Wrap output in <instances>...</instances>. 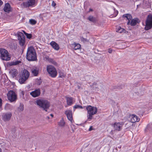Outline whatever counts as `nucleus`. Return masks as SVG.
I'll return each mask as SVG.
<instances>
[{
    "mask_svg": "<svg viewBox=\"0 0 152 152\" xmlns=\"http://www.w3.org/2000/svg\"><path fill=\"white\" fill-rule=\"evenodd\" d=\"M21 61L20 60L16 61H11L8 63V65L10 66L13 65H15L19 64L21 63Z\"/></svg>",
    "mask_w": 152,
    "mask_h": 152,
    "instance_id": "nucleus-21",
    "label": "nucleus"
},
{
    "mask_svg": "<svg viewBox=\"0 0 152 152\" xmlns=\"http://www.w3.org/2000/svg\"><path fill=\"white\" fill-rule=\"evenodd\" d=\"M129 118L130 119V121L132 123L138 122L140 120V119L137 115L134 114L130 115L129 116Z\"/></svg>",
    "mask_w": 152,
    "mask_h": 152,
    "instance_id": "nucleus-13",
    "label": "nucleus"
},
{
    "mask_svg": "<svg viewBox=\"0 0 152 152\" xmlns=\"http://www.w3.org/2000/svg\"><path fill=\"white\" fill-rule=\"evenodd\" d=\"M125 87V86L124 85H122L120 86H116L114 87V89H122Z\"/></svg>",
    "mask_w": 152,
    "mask_h": 152,
    "instance_id": "nucleus-28",
    "label": "nucleus"
},
{
    "mask_svg": "<svg viewBox=\"0 0 152 152\" xmlns=\"http://www.w3.org/2000/svg\"><path fill=\"white\" fill-rule=\"evenodd\" d=\"M72 47L74 50H77L80 48L81 45L79 44L75 43L72 44Z\"/></svg>",
    "mask_w": 152,
    "mask_h": 152,
    "instance_id": "nucleus-20",
    "label": "nucleus"
},
{
    "mask_svg": "<svg viewBox=\"0 0 152 152\" xmlns=\"http://www.w3.org/2000/svg\"><path fill=\"white\" fill-rule=\"evenodd\" d=\"M0 152H1V149L0 148Z\"/></svg>",
    "mask_w": 152,
    "mask_h": 152,
    "instance_id": "nucleus-48",
    "label": "nucleus"
},
{
    "mask_svg": "<svg viewBox=\"0 0 152 152\" xmlns=\"http://www.w3.org/2000/svg\"><path fill=\"white\" fill-rule=\"evenodd\" d=\"M4 10L5 12H9L11 10V8L9 4L7 3L5 4Z\"/></svg>",
    "mask_w": 152,
    "mask_h": 152,
    "instance_id": "nucleus-19",
    "label": "nucleus"
},
{
    "mask_svg": "<svg viewBox=\"0 0 152 152\" xmlns=\"http://www.w3.org/2000/svg\"><path fill=\"white\" fill-rule=\"evenodd\" d=\"M124 29L120 27H118L116 29V31L118 32L121 33L124 31Z\"/></svg>",
    "mask_w": 152,
    "mask_h": 152,
    "instance_id": "nucleus-27",
    "label": "nucleus"
},
{
    "mask_svg": "<svg viewBox=\"0 0 152 152\" xmlns=\"http://www.w3.org/2000/svg\"><path fill=\"white\" fill-rule=\"evenodd\" d=\"M19 83L21 84L24 83V82L28 79L29 77H15Z\"/></svg>",
    "mask_w": 152,
    "mask_h": 152,
    "instance_id": "nucleus-15",
    "label": "nucleus"
},
{
    "mask_svg": "<svg viewBox=\"0 0 152 152\" xmlns=\"http://www.w3.org/2000/svg\"><path fill=\"white\" fill-rule=\"evenodd\" d=\"M73 108L74 109H76L77 108L83 109V107L82 106L79 105H76L74 106Z\"/></svg>",
    "mask_w": 152,
    "mask_h": 152,
    "instance_id": "nucleus-33",
    "label": "nucleus"
},
{
    "mask_svg": "<svg viewBox=\"0 0 152 152\" xmlns=\"http://www.w3.org/2000/svg\"><path fill=\"white\" fill-rule=\"evenodd\" d=\"M61 73V72H59V73L60 74V75H59V76H63V75L62 74V72Z\"/></svg>",
    "mask_w": 152,
    "mask_h": 152,
    "instance_id": "nucleus-42",
    "label": "nucleus"
},
{
    "mask_svg": "<svg viewBox=\"0 0 152 152\" xmlns=\"http://www.w3.org/2000/svg\"><path fill=\"white\" fill-rule=\"evenodd\" d=\"M112 50L111 49H109L108 50V52L109 53H112Z\"/></svg>",
    "mask_w": 152,
    "mask_h": 152,
    "instance_id": "nucleus-38",
    "label": "nucleus"
},
{
    "mask_svg": "<svg viewBox=\"0 0 152 152\" xmlns=\"http://www.w3.org/2000/svg\"><path fill=\"white\" fill-rule=\"evenodd\" d=\"M90 86L92 89L98 91L99 90H101L103 88L102 84L101 83L96 82L90 85Z\"/></svg>",
    "mask_w": 152,
    "mask_h": 152,
    "instance_id": "nucleus-9",
    "label": "nucleus"
},
{
    "mask_svg": "<svg viewBox=\"0 0 152 152\" xmlns=\"http://www.w3.org/2000/svg\"><path fill=\"white\" fill-rule=\"evenodd\" d=\"M25 34L27 38L28 39H30L31 37V35L30 34H28L26 33L24 31Z\"/></svg>",
    "mask_w": 152,
    "mask_h": 152,
    "instance_id": "nucleus-34",
    "label": "nucleus"
},
{
    "mask_svg": "<svg viewBox=\"0 0 152 152\" xmlns=\"http://www.w3.org/2000/svg\"><path fill=\"white\" fill-rule=\"evenodd\" d=\"M21 94H22L23 95H24V92L23 91H21Z\"/></svg>",
    "mask_w": 152,
    "mask_h": 152,
    "instance_id": "nucleus-43",
    "label": "nucleus"
},
{
    "mask_svg": "<svg viewBox=\"0 0 152 152\" xmlns=\"http://www.w3.org/2000/svg\"><path fill=\"white\" fill-rule=\"evenodd\" d=\"M88 19L90 21L94 22L95 21V18L92 16H90L88 18Z\"/></svg>",
    "mask_w": 152,
    "mask_h": 152,
    "instance_id": "nucleus-31",
    "label": "nucleus"
},
{
    "mask_svg": "<svg viewBox=\"0 0 152 152\" xmlns=\"http://www.w3.org/2000/svg\"><path fill=\"white\" fill-rule=\"evenodd\" d=\"M65 122L63 119L61 120L59 123V125L61 126H63L65 125Z\"/></svg>",
    "mask_w": 152,
    "mask_h": 152,
    "instance_id": "nucleus-30",
    "label": "nucleus"
},
{
    "mask_svg": "<svg viewBox=\"0 0 152 152\" xmlns=\"http://www.w3.org/2000/svg\"><path fill=\"white\" fill-rule=\"evenodd\" d=\"M86 108L87 111L88 120L90 121L92 119L93 115L96 113L97 109L96 107H92L91 105L87 106Z\"/></svg>",
    "mask_w": 152,
    "mask_h": 152,
    "instance_id": "nucleus-3",
    "label": "nucleus"
},
{
    "mask_svg": "<svg viewBox=\"0 0 152 152\" xmlns=\"http://www.w3.org/2000/svg\"><path fill=\"white\" fill-rule=\"evenodd\" d=\"M11 75L12 76H16L18 73L17 71L15 69H12L10 72Z\"/></svg>",
    "mask_w": 152,
    "mask_h": 152,
    "instance_id": "nucleus-24",
    "label": "nucleus"
},
{
    "mask_svg": "<svg viewBox=\"0 0 152 152\" xmlns=\"http://www.w3.org/2000/svg\"><path fill=\"white\" fill-rule=\"evenodd\" d=\"M23 105L21 103H20L19 106L18 108V110L20 112H21L23 110Z\"/></svg>",
    "mask_w": 152,
    "mask_h": 152,
    "instance_id": "nucleus-26",
    "label": "nucleus"
},
{
    "mask_svg": "<svg viewBox=\"0 0 152 152\" xmlns=\"http://www.w3.org/2000/svg\"><path fill=\"white\" fill-rule=\"evenodd\" d=\"M52 4L53 6H55L56 5V4L53 1L52 2Z\"/></svg>",
    "mask_w": 152,
    "mask_h": 152,
    "instance_id": "nucleus-39",
    "label": "nucleus"
},
{
    "mask_svg": "<svg viewBox=\"0 0 152 152\" xmlns=\"http://www.w3.org/2000/svg\"><path fill=\"white\" fill-rule=\"evenodd\" d=\"M31 71L34 76H37L39 73V69L37 68L32 69Z\"/></svg>",
    "mask_w": 152,
    "mask_h": 152,
    "instance_id": "nucleus-23",
    "label": "nucleus"
},
{
    "mask_svg": "<svg viewBox=\"0 0 152 152\" xmlns=\"http://www.w3.org/2000/svg\"><path fill=\"white\" fill-rule=\"evenodd\" d=\"M3 3V2L1 1V0H0V6Z\"/></svg>",
    "mask_w": 152,
    "mask_h": 152,
    "instance_id": "nucleus-41",
    "label": "nucleus"
},
{
    "mask_svg": "<svg viewBox=\"0 0 152 152\" xmlns=\"http://www.w3.org/2000/svg\"><path fill=\"white\" fill-rule=\"evenodd\" d=\"M65 113L68 119L72 123L73 118L72 111L70 110H66L65 111Z\"/></svg>",
    "mask_w": 152,
    "mask_h": 152,
    "instance_id": "nucleus-12",
    "label": "nucleus"
},
{
    "mask_svg": "<svg viewBox=\"0 0 152 152\" xmlns=\"http://www.w3.org/2000/svg\"><path fill=\"white\" fill-rule=\"evenodd\" d=\"M48 61L49 62L51 63L54 64H56V62L52 58H48Z\"/></svg>",
    "mask_w": 152,
    "mask_h": 152,
    "instance_id": "nucleus-29",
    "label": "nucleus"
},
{
    "mask_svg": "<svg viewBox=\"0 0 152 152\" xmlns=\"http://www.w3.org/2000/svg\"><path fill=\"white\" fill-rule=\"evenodd\" d=\"M122 126V124L120 123H115L114 126L115 129L118 131L121 130Z\"/></svg>",
    "mask_w": 152,
    "mask_h": 152,
    "instance_id": "nucleus-17",
    "label": "nucleus"
},
{
    "mask_svg": "<svg viewBox=\"0 0 152 152\" xmlns=\"http://www.w3.org/2000/svg\"><path fill=\"white\" fill-rule=\"evenodd\" d=\"M50 45L55 50H58L59 49L58 45L55 42H51L50 43Z\"/></svg>",
    "mask_w": 152,
    "mask_h": 152,
    "instance_id": "nucleus-18",
    "label": "nucleus"
},
{
    "mask_svg": "<svg viewBox=\"0 0 152 152\" xmlns=\"http://www.w3.org/2000/svg\"><path fill=\"white\" fill-rule=\"evenodd\" d=\"M2 100L0 98V109L2 108Z\"/></svg>",
    "mask_w": 152,
    "mask_h": 152,
    "instance_id": "nucleus-37",
    "label": "nucleus"
},
{
    "mask_svg": "<svg viewBox=\"0 0 152 152\" xmlns=\"http://www.w3.org/2000/svg\"><path fill=\"white\" fill-rule=\"evenodd\" d=\"M8 100L11 102H15L17 99V96L16 93L12 90L9 91L7 94Z\"/></svg>",
    "mask_w": 152,
    "mask_h": 152,
    "instance_id": "nucleus-6",
    "label": "nucleus"
},
{
    "mask_svg": "<svg viewBox=\"0 0 152 152\" xmlns=\"http://www.w3.org/2000/svg\"><path fill=\"white\" fill-rule=\"evenodd\" d=\"M81 40L82 41H83V42H88V40L83 38H81Z\"/></svg>",
    "mask_w": 152,
    "mask_h": 152,
    "instance_id": "nucleus-36",
    "label": "nucleus"
},
{
    "mask_svg": "<svg viewBox=\"0 0 152 152\" xmlns=\"http://www.w3.org/2000/svg\"><path fill=\"white\" fill-rule=\"evenodd\" d=\"M17 34L20 45L21 46H23L25 42V36L22 33L20 32H18Z\"/></svg>",
    "mask_w": 152,
    "mask_h": 152,
    "instance_id": "nucleus-11",
    "label": "nucleus"
},
{
    "mask_svg": "<svg viewBox=\"0 0 152 152\" xmlns=\"http://www.w3.org/2000/svg\"><path fill=\"white\" fill-rule=\"evenodd\" d=\"M35 0H27L22 4V6L24 8L34 7L35 5Z\"/></svg>",
    "mask_w": 152,
    "mask_h": 152,
    "instance_id": "nucleus-7",
    "label": "nucleus"
},
{
    "mask_svg": "<svg viewBox=\"0 0 152 152\" xmlns=\"http://www.w3.org/2000/svg\"><path fill=\"white\" fill-rule=\"evenodd\" d=\"M30 23L32 25H34L36 24L37 22L36 20L33 19H31L29 20Z\"/></svg>",
    "mask_w": 152,
    "mask_h": 152,
    "instance_id": "nucleus-32",
    "label": "nucleus"
},
{
    "mask_svg": "<svg viewBox=\"0 0 152 152\" xmlns=\"http://www.w3.org/2000/svg\"><path fill=\"white\" fill-rule=\"evenodd\" d=\"M47 118L48 119H49V117H48V116H47Z\"/></svg>",
    "mask_w": 152,
    "mask_h": 152,
    "instance_id": "nucleus-47",
    "label": "nucleus"
},
{
    "mask_svg": "<svg viewBox=\"0 0 152 152\" xmlns=\"http://www.w3.org/2000/svg\"><path fill=\"white\" fill-rule=\"evenodd\" d=\"M1 57L2 60L5 61H9L10 59V56L7 50L2 48L0 49Z\"/></svg>",
    "mask_w": 152,
    "mask_h": 152,
    "instance_id": "nucleus-5",
    "label": "nucleus"
},
{
    "mask_svg": "<svg viewBox=\"0 0 152 152\" xmlns=\"http://www.w3.org/2000/svg\"><path fill=\"white\" fill-rule=\"evenodd\" d=\"M26 58L29 61H34L37 59L36 54L35 50L32 47H30L28 48Z\"/></svg>",
    "mask_w": 152,
    "mask_h": 152,
    "instance_id": "nucleus-2",
    "label": "nucleus"
},
{
    "mask_svg": "<svg viewBox=\"0 0 152 152\" xmlns=\"http://www.w3.org/2000/svg\"><path fill=\"white\" fill-rule=\"evenodd\" d=\"M12 115V113H4L2 115L3 119L5 121H9Z\"/></svg>",
    "mask_w": 152,
    "mask_h": 152,
    "instance_id": "nucleus-14",
    "label": "nucleus"
},
{
    "mask_svg": "<svg viewBox=\"0 0 152 152\" xmlns=\"http://www.w3.org/2000/svg\"><path fill=\"white\" fill-rule=\"evenodd\" d=\"M47 70L51 76H56L57 72L56 68L52 65H48L47 66Z\"/></svg>",
    "mask_w": 152,
    "mask_h": 152,
    "instance_id": "nucleus-8",
    "label": "nucleus"
},
{
    "mask_svg": "<svg viewBox=\"0 0 152 152\" xmlns=\"http://www.w3.org/2000/svg\"><path fill=\"white\" fill-rule=\"evenodd\" d=\"M67 103L68 105H71L72 104V98L71 97H66Z\"/></svg>",
    "mask_w": 152,
    "mask_h": 152,
    "instance_id": "nucleus-22",
    "label": "nucleus"
},
{
    "mask_svg": "<svg viewBox=\"0 0 152 152\" xmlns=\"http://www.w3.org/2000/svg\"><path fill=\"white\" fill-rule=\"evenodd\" d=\"M22 76H29V72L26 69H24L22 72Z\"/></svg>",
    "mask_w": 152,
    "mask_h": 152,
    "instance_id": "nucleus-25",
    "label": "nucleus"
},
{
    "mask_svg": "<svg viewBox=\"0 0 152 152\" xmlns=\"http://www.w3.org/2000/svg\"><path fill=\"white\" fill-rule=\"evenodd\" d=\"M36 82H37L38 84L40 85L42 83V81L39 78V79H37L36 80Z\"/></svg>",
    "mask_w": 152,
    "mask_h": 152,
    "instance_id": "nucleus-35",
    "label": "nucleus"
},
{
    "mask_svg": "<svg viewBox=\"0 0 152 152\" xmlns=\"http://www.w3.org/2000/svg\"><path fill=\"white\" fill-rule=\"evenodd\" d=\"M92 11V10L91 9H90L89 10V12H90V11Z\"/></svg>",
    "mask_w": 152,
    "mask_h": 152,
    "instance_id": "nucleus-46",
    "label": "nucleus"
},
{
    "mask_svg": "<svg viewBox=\"0 0 152 152\" xmlns=\"http://www.w3.org/2000/svg\"><path fill=\"white\" fill-rule=\"evenodd\" d=\"M77 87H78V89L80 88V85H78L77 86Z\"/></svg>",
    "mask_w": 152,
    "mask_h": 152,
    "instance_id": "nucleus-44",
    "label": "nucleus"
},
{
    "mask_svg": "<svg viewBox=\"0 0 152 152\" xmlns=\"http://www.w3.org/2000/svg\"><path fill=\"white\" fill-rule=\"evenodd\" d=\"M30 94L34 97L38 96L40 94V90L39 89L36 90L31 92Z\"/></svg>",
    "mask_w": 152,
    "mask_h": 152,
    "instance_id": "nucleus-16",
    "label": "nucleus"
},
{
    "mask_svg": "<svg viewBox=\"0 0 152 152\" xmlns=\"http://www.w3.org/2000/svg\"><path fill=\"white\" fill-rule=\"evenodd\" d=\"M123 17L126 18V19L128 20L127 23L128 25L130 24L132 26L135 25L137 23L140 22V21L137 18H135L132 20V16L129 14H126L123 15Z\"/></svg>",
    "mask_w": 152,
    "mask_h": 152,
    "instance_id": "nucleus-4",
    "label": "nucleus"
},
{
    "mask_svg": "<svg viewBox=\"0 0 152 152\" xmlns=\"http://www.w3.org/2000/svg\"><path fill=\"white\" fill-rule=\"evenodd\" d=\"M50 116H51L52 117H53V115L52 114H50Z\"/></svg>",
    "mask_w": 152,
    "mask_h": 152,
    "instance_id": "nucleus-45",
    "label": "nucleus"
},
{
    "mask_svg": "<svg viewBox=\"0 0 152 152\" xmlns=\"http://www.w3.org/2000/svg\"><path fill=\"white\" fill-rule=\"evenodd\" d=\"M152 27V15H148L146 22L145 29L148 30Z\"/></svg>",
    "mask_w": 152,
    "mask_h": 152,
    "instance_id": "nucleus-10",
    "label": "nucleus"
},
{
    "mask_svg": "<svg viewBox=\"0 0 152 152\" xmlns=\"http://www.w3.org/2000/svg\"><path fill=\"white\" fill-rule=\"evenodd\" d=\"M93 129V128H92V126H91L89 129V131H90L91 130H92Z\"/></svg>",
    "mask_w": 152,
    "mask_h": 152,
    "instance_id": "nucleus-40",
    "label": "nucleus"
},
{
    "mask_svg": "<svg viewBox=\"0 0 152 152\" xmlns=\"http://www.w3.org/2000/svg\"><path fill=\"white\" fill-rule=\"evenodd\" d=\"M36 103L37 105L46 111H47V109L49 108L50 105V102L47 100L44 99H37L36 101Z\"/></svg>",
    "mask_w": 152,
    "mask_h": 152,
    "instance_id": "nucleus-1",
    "label": "nucleus"
}]
</instances>
